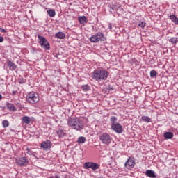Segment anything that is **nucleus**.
<instances>
[{
  "label": "nucleus",
  "mask_w": 178,
  "mask_h": 178,
  "mask_svg": "<svg viewBox=\"0 0 178 178\" xmlns=\"http://www.w3.org/2000/svg\"><path fill=\"white\" fill-rule=\"evenodd\" d=\"M136 165V161H134V158H129L128 160L124 163L125 168L129 169V168H134Z\"/></svg>",
  "instance_id": "8"
},
{
  "label": "nucleus",
  "mask_w": 178,
  "mask_h": 178,
  "mask_svg": "<svg viewBox=\"0 0 178 178\" xmlns=\"http://www.w3.org/2000/svg\"><path fill=\"white\" fill-rule=\"evenodd\" d=\"M26 154H28V155H33V152L31 151V149L30 148H26Z\"/></svg>",
  "instance_id": "33"
},
{
  "label": "nucleus",
  "mask_w": 178,
  "mask_h": 178,
  "mask_svg": "<svg viewBox=\"0 0 178 178\" xmlns=\"http://www.w3.org/2000/svg\"><path fill=\"white\" fill-rule=\"evenodd\" d=\"M67 124L69 127L76 130V131H81L84 129V122L79 118H72L67 120Z\"/></svg>",
  "instance_id": "1"
},
{
  "label": "nucleus",
  "mask_w": 178,
  "mask_h": 178,
  "mask_svg": "<svg viewBox=\"0 0 178 178\" xmlns=\"http://www.w3.org/2000/svg\"><path fill=\"white\" fill-rule=\"evenodd\" d=\"M2 124L4 127H8V126H9V122H8L7 120H4L3 121Z\"/></svg>",
  "instance_id": "31"
},
{
  "label": "nucleus",
  "mask_w": 178,
  "mask_h": 178,
  "mask_svg": "<svg viewBox=\"0 0 178 178\" xmlns=\"http://www.w3.org/2000/svg\"><path fill=\"white\" fill-rule=\"evenodd\" d=\"M99 140L105 145H109L112 143V137L108 133H103L99 136Z\"/></svg>",
  "instance_id": "6"
},
{
  "label": "nucleus",
  "mask_w": 178,
  "mask_h": 178,
  "mask_svg": "<svg viewBox=\"0 0 178 178\" xmlns=\"http://www.w3.org/2000/svg\"><path fill=\"white\" fill-rule=\"evenodd\" d=\"M16 163L19 166H24L26 163H29V160L26 157H19L16 160Z\"/></svg>",
  "instance_id": "9"
},
{
  "label": "nucleus",
  "mask_w": 178,
  "mask_h": 178,
  "mask_svg": "<svg viewBox=\"0 0 178 178\" xmlns=\"http://www.w3.org/2000/svg\"><path fill=\"white\" fill-rule=\"evenodd\" d=\"M145 175H146V176H147V177H150V178L156 177V175H155V172H154V170H146Z\"/></svg>",
  "instance_id": "13"
},
{
  "label": "nucleus",
  "mask_w": 178,
  "mask_h": 178,
  "mask_svg": "<svg viewBox=\"0 0 178 178\" xmlns=\"http://www.w3.org/2000/svg\"><path fill=\"white\" fill-rule=\"evenodd\" d=\"M110 122L111 124H116V123H119V122H118V118H116L115 116H112L110 119Z\"/></svg>",
  "instance_id": "26"
},
{
  "label": "nucleus",
  "mask_w": 178,
  "mask_h": 178,
  "mask_svg": "<svg viewBox=\"0 0 178 178\" xmlns=\"http://www.w3.org/2000/svg\"><path fill=\"white\" fill-rule=\"evenodd\" d=\"M156 74H157L156 71H155L154 70L150 71V77H152V79L155 77V76H156Z\"/></svg>",
  "instance_id": "28"
},
{
  "label": "nucleus",
  "mask_w": 178,
  "mask_h": 178,
  "mask_svg": "<svg viewBox=\"0 0 178 178\" xmlns=\"http://www.w3.org/2000/svg\"><path fill=\"white\" fill-rule=\"evenodd\" d=\"M3 41V37L0 36V42H2Z\"/></svg>",
  "instance_id": "36"
},
{
  "label": "nucleus",
  "mask_w": 178,
  "mask_h": 178,
  "mask_svg": "<svg viewBox=\"0 0 178 178\" xmlns=\"http://www.w3.org/2000/svg\"><path fill=\"white\" fill-rule=\"evenodd\" d=\"M82 90L83 91H88V90H90V86L88 85H83L82 86Z\"/></svg>",
  "instance_id": "29"
},
{
  "label": "nucleus",
  "mask_w": 178,
  "mask_h": 178,
  "mask_svg": "<svg viewBox=\"0 0 178 178\" xmlns=\"http://www.w3.org/2000/svg\"><path fill=\"white\" fill-rule=\"evenodd\" d=\"M7 108L10 111V112H16L17 108L15 107L13 104L7 103Z\"/></svg>",
  "instance_id": "17"
},
{
  "label": "nucleus",
  "mask_w": 178,
  "mask_h": 178,
  "mask_svg": "<svg viewBox=\"0 0 178 178\" xmlns=\"http://www.w3.org/2000/svg\"><path fill=\"white\" fill-rule=\"evenodd\" d=\"M169 42H171V44H172V45H176V44H177L178 42V38H170L169 39Z\"/></svg>",
  "instance_id": "21"
},
{
  "label": "nucleus",
  "mask_w": 178,
  "mask_h": 178,
  "mask_svg": "<svg viewBox=\"0 0 178 178\" xmlns=\"http://www.w3.org/2000/svg\"><path fill=\"white\" fill-rule=\"evenodd\" d=\"M59 138H63L64 136H66V131L63 130V129H58L56 131Z\"/></svg>",
  "instance_id": "15"
},
{
  "label": "nucleus",
  "mask_w": 178,
  "mask_h": 178,
  "mask_svg": "<svg viewBox=\"0 0 178 178\" xmlns=\"http://www.w3.org/2000/svg\"><path fill=\"white\" fill-rule=\"evenodd\" d=\"M47 13L50 17H54L55 15H56V13L55 12V10L50 9L47 10Z\"/></svg>",
  "instance_id": "25"
},
{
  "label": "nucleus",
  "mask_w": 178,
  "mask_h": 178,
  "mask_svg": "<svg viewBox=\"0 0 178 178\" xmlns=\"http://www.w3.org/2000/svg\"><path fill=\"white\" fill-rule=\"evenodd\" d=\"M34 120V118H30L27 115H25L22 118V122L25 124H30V123H31V122H33Z\"/></svg>",
  "instance_id": "11"
},
{
  "label": "nucleus",
  "mask_w": 178,
  "mask_h": 178,
  "mask_svg": "<svg viewBox=\"0 0 178 178\" xmlns=\"http://www.w3.org/2000/svg\"><path fill=\"white\" fill-rule=\"evenodd\" d=\"M105 40L106 39L104 33L101 32L95 33L90 38V42H93L95 44H97V42H99V41H105Z\"/></svg>",
  "instance_id": "5"
},
{
  "label": "nucleus",
  "mask_w": 178,
  "mask_h": 178,
  "mask_svg": "<svg viewBox=\"0 0 178 178\" xmlns=\"http://www.w3.org/2000/svg\"><path fill=\"white\" fill-rule=\"evenodd\" d=\"M108 29H110V30H111V29H112V24H108Z\"/></svg>",
  "instance_id": "37"
},
{
  "label": "nucleus",
  "mask_w": 178,
  "mask_h": 178,
  "mask_svg": "<svg viewBox=\"0 0 178 178\" xmlns=\"http://www.w3.org/2000/svg\"><path fill=\"white\" fill-rule=\"evenodd\" d=\"M38 38L39 40L38 42L40 45V47L42 48H43L44 49H46V51H49V49H51V46H50L48 40H47V38H45V37H43L41 35H38Z\"/></svg>",
  "instance_id": "4"
},
{
  "label": "nucleus",
  "mask_w": 178,
  "mask_h": 178,
  "mask_svg": "<svg viewBox=\"0 0 178 178\" xmlns=\"http://www.w3.org/2000/svg\"><path fill=\"white\" fill-rule=\"evenodd\" d=\"M19 84H24V83H26V79H24L23 78H19Z\"/></svg>",
  "instance_id": "32"
},
{
  "label": "nucleus",
  "mask_w": 178,
  "mask_h": 178,
  "mask_svg": "<svg viewBox=\"0 0 178 178\" xmlns=\"http://www.w3.org/2000/svg\"><path fill=\"white\" fill-rule=\"evenodd\" d=\"M26 100L29 104H37L40 101V96L35 92H31L26 95Z\"/></svg>",
  "instance_id": "3"
},
{
  "label": "nucleus",
  "mask_w": 178,
  "mask_h": 178,
  "mask_svg": "<svg viewBox=\"0 0 178 178\" xmlns=\"http://www.w3.org/2000/svg\"><path fill=\"white\" fill-rule=\"evenodd\" d=\"M163 136L165 140H170L173 138L174 135L172 132H165Z\"/></svg>",
  "instance_id": "18"
},
{
  "label": "nucleus",
  "mask_w": 178,
  "mask_h": 178,
  "mask_svg": "<svg viewBox=\"0 0 178 178\" xmlns=\"http://www.w3.org/2000/svg\"><path fill=\"white\" fill-rule=\"evenodd\" d=\"M170 19L171 22H173V23H175V24H178V18H177V17H176V15H171L170 16Z\"/></svg>",
  "instance_id": "20"
},
{
  "label": "nucleus",
  "mask_w": 178,
  "mask_h": 178,
  "mask_svg": "<svg viewBox=\"0 0 178 178\" xmlns=\"http://www.w3.org/2000/svg\"><path fill=\"white\" fill-rule=\"evenodd\" d=\"M52 143L49 140L44 141L41 143V148L44 149V151H47V149H51V146Z\"/></svg>",
  "instance_id": "10"
},
{
  "label": "nucleus",
  "mask_w": 178,
  "mask_h": 178,
  "mask_svg": "<svg viewBox=\"0 0 178 178\" xmlns=\"http://www.w3.org/2000/svg\"><path fill=\"white\" fill-rule=\"evenodd\" d=\"M108 8L110 9V12L111 13H113L114 10H118V9H119V6H118V5H108Z\"/></svg>",
  "instance_id": "19"
},
{
  "label": "nucleus",
  "mask_w": 178,
  "mask_h": 178,
  "mask_svg": "<svg viewBox=\"0 0 178 178\" xmlns=\"http://www.w3.org/2000/svg\"><path fill=\"white\" fill-rule=\"evenodd\" d=\"M111 129L113 131L117 133V134H122V133H123V127L119 122L111 124Z\"/></svg>",
  "instance_id": "7"
},
{
  "label": "nucleus",
  "mask_w": 178,
  "mask_h": 178,
  "mask_svg": "<svg viewBox=\"0 0 178 178\" xmlns=\"http://www.w3.org/2000/svg\"><path fill=\"white\" fill-rule=\"evenodd\" d=\"M92 162H86L84 163V169H92Z\"/></svg>",
  "instance_id": "24"
},
{
  "label": "nucleus",
  "mask_w": 178,
  "mask_h": 178,
  "mask_svg": "<svg viewBox=\"0 0 178 178\" xmlns=\"http://www.w3.org/2000/svg\"><path fill=\"white\" fill-rule=\"evenodd\" d=\"M78 20H79L80 24H83V26H84V24L88 23V19L86 16L79 17Z\"/></svg>",
  "instance_id": "12"
},
{
  "label": "nucleus",
  "mask_w": 178,
  "mask_h": 178,
  "mask_svg": "<svg viewBox=\"0 0 178 178\" xmlns=\"http://www.w3.org/2000/svg\"><path fill=\"white\" fill-rule=\"evenodd\" d=\"M66 35H65V33L63 32H58L55 34L56 38H59V40H63Z\"/></svg>",
  "instance_id": "16"
},
{
  "label": "nucleus",
  "mask_w": 178,
  "mask_h": 178,
  "mask_svg": "<svg viewBox=\"0 0 178 178\" xmlns=\"http://www.w3.org/2000/svg\"><path fill=\"white\" fill-rule=\"evenodd\" d=\"M141 120H143V122H145L146 123H151V118L148 116H142Z\"/></svg>",
  "instance_id": "23"
},
{
  "label": "nucleus",
  "mask_w": 178,
  "mask_h": 178,
  "mask_svg": "<svg viewBox=\"0 0 178 178\" xmlns=\"http://www.w3.org/2000/svg\"><path fill=\"white\" fill-rule=\"evenodd\" d=\"M109 76V72L106 70H95L91 74L92 79L96 81L106 80Z\"/></svg>",
  "instance_id": "2"
},
{
  "label": "nucleus",
  "mask_w": 178,
  "mask_h": 178,
  "mask_svg": "<svg viewBox=\"0 0 178 178\" xmlns=\"http://www.w3.org/2000/svg\"><path fill=\"white\" fill-rule=\"evenodd\" d=\"M2 99V95L0 94V101Z\"/></svg>",
  "instance_id": "39"
},
{
  "label": "nucleus",
  "mask_w": 178,
  "mask_h": 178,
  "mask_svg": "<svg viewBox=\"0 0 178 178\" xmlns=\"http://www.w3.org/2000/svg\"><path fill=\"white\" fill-rule=\"evenodd\" d=\"M107 90L108 91H113L115 90V88H113L112 86L111 85H108V88H107Z\"/></svg>",
  "instance_id": "34"
},
{
  "label": "nucleus",
  "mask_w": 178,
  "mask_h": 178,
  "mask_svg": "<svg viewBox=\"0 0 178 178\" xmlns=\"http://www.w3.org/2000/svg\"><path fill=\"white\" fill-rule=\"evenodd\" d=\"M86 141V137L84 136H80L79 138H78V140H77L78 144H84Z\"/></svg>",
  "instance_id": "22"
},
{
  "label": "nucleus",
  "mask_w": 178,
  "mask_h": 178,
  "mask_svg": "<svg viewBox=\"0 0 178 178\" xmlns=\"http://www.w3.org/2000/svg\"><path fill=\"white\" fill-rule=\"evenodd\" d=\"M7 65L10 67V70H16V69L17 68V65H16V64H15L12 61H8L7 63Z\"/></svg>",
  "instance_id": "14"
},
{
  "label": "nucleus",
  "mask_w": 178,
  "mask_h": 178,
  "mask_svg": "<svg viewBox=\"0 0 178 178\" xmlns=\"http://www.w3.org/2000/svg\"><path fill=\"white\" fill-rule=\"evenodd\" d=\"M99 165L97 163H92V168L94 171L97 170V169H99Z\"/></svg>",
  "instance_id": "27"
},
{
  "label": "nucleus",
  "mask_w": 178,
  "mask_h": 178,
  "mask_svg": "<svg viewBox=\"0 0 178 178\" xmlns=\"http://www.w3.org/2000/svg\"><path fill=\"white\" fill-rule=\"evenodd\" d=\"M1 33H6V30L5 29L0 28Z\"/></svg>",
  "instance_id": "35"
},
{
  "label": "nucleus",
  "mask_w": 178,
  "mask_h": 178,
  "mask_svg": "<svg viewBox=\"0 0 178 178\" xmlns=\"http://www.w3.org/2000/svg\"><path fill=\"white\" fill-rule=\"evenodd\" d=\"M138 26H139V27H142V29H144V27H145V26H147V23L142 22L139 23Z\"/></svg>",
  "instance_id": "30"
},
{
  "label": "nucleus",
  "mask_w": 178,
  "mask_h": 178,
  "mask_svg": "<svg viewBox=\"0 0 178 178\" xmlns=\"http://www.w3.org/2000/svg\"><path fill=\"white\" fill-rule=\"evenodd\" d=\"M13 95H16V91L15 90L13 91Z\"/></svg>",
  "instance_id": "38"
}]
</instances>
